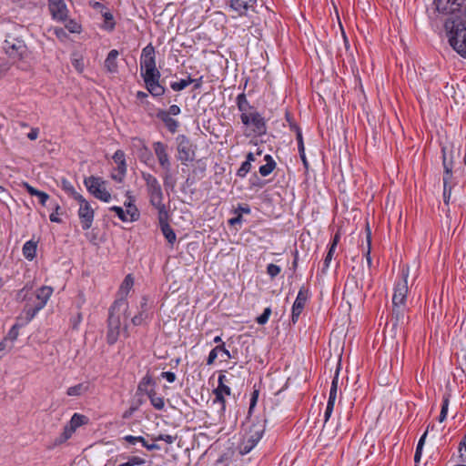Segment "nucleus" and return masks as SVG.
<instances>
[{
  "instance_id": "27",
  "label": "nucleus",
  "mask_w": 466,
  "mask_h": 466,
  "mask_svg": "<svg viewBox=\"0 0 466 466\" xmlns=\"http://www.w3.org/2000/svg\"><path fill=\"white\" fill-rule=\"evenodd\" d=\"M236 103L238 109L240 111V116L244 114L248 115L251 111L256 110L248 101L245 93H241L237 96Z\"/></svg>"
},
{
  "instance_id": "9",
  "label": "nucleus",
  "mask_w": 466,
  "mask_h": 466,
  "mask_svg": "<svg viewBox=\"0 0 466 466\" xmlns=\"http://www.w3.org/2000/svg\"><path fill=\"white\" fill-rule=\"evenodd\" d=\"M243 125L251 127L252 131L257 136L265 135L267 132V125L265 118L257 110L251 111L248 115L240 116Z\"/></svg>"
},
{
  "instance_id": "21",
  "label": "nucleus",
  "mask_w": 466,
  "mask_h": 466,
  "mask_svg": "<svg viewBox=\"0 0 466 466\" xmlns=\"http://www.w3.org/2000/svg\"><path fill=\"white\" fill-rule=\"evenodd\" d=\"M160 76H157L143 79L147 90L155 97L162 96L166 92V88L159 84Z\"/></svg>"
},
{
  "instance_id": "29",
  "label": "nucleus",
  "mask_w": 466,
  "mask_h": 466,
  "mask_svg": "<svg viewBox=\"0 0 466 466\" xmlns=\"http://www.w3.org/2000/svg\"><path fill=\"white\" fill-rule=\"evenodd\" d=\"M147 396L150 400L151 405L157 410H162L165 407L164 398L159 396L154 388H151Z\"/></svg>"
},
{
  "instance_id": "25",
  "label": "nucleus",
  "mask_w": 466,
  "mask_h": 466,
  "mask_svg": "<svg viewBox=\"0 0 466 466\" xmlns=\"http://www.w3.org/2000/svg\"><path fill=\"white\" fill-rule=\"evenodd\" d=\"M120 459H127V461L119 463L117 466H141L147 461L145 459L138 456H126L125 454L117 455L114 461L116 462Z\"/></svg>"
},
{
  "instance_id": "55",
  "label": "nucleus",
  "mask_w": 466,
  "mask_h": 466,
  "mask_svg": "<svg viewBox=\"0 0 466 466\" xmlns=\"http://www.w3.org/2000/svg\"><path fill=\"white\" fill-rule=\"evenodd\" d=\"M213 393L215 395V400H214V403H219L221 405V409L224 410H225V403H226V400H225V398H224V394H221L219 392H217V391H214L213 390Z\"/></svg>"
},
{
  "instance_id": "46",
  "label": "nucleus",
  "mask_w": 466,
  "mask_h": 466,
  "mask_svg": "<svg viewBox=\"0 0 466 466\" xmlns=\"http://www.w3.org/2000/svg\"><path fill=\"white\" fill-rule=\"evenodd\" d=\"M110 210L114 211L117 215L118 218L121 221H123V222L129 221V218L127 215L126 210H124L121 207L113 206V207L110 208Z\"/></svg>"
},
{
  "instance_id": "61",
  "label": "nucleus",
  "mask_w": 466,
  "mask_h": 466,
  "mask_svg": "<svg viewBox=\"0 0 466 466\" xmlns=\"http://www.w3.org/2000/svg\"><path fill=\"white\" fill-rule=\"evenodd\" d=\"M161 377L166 379L168 382L172 383L176 380V374L172 371H164L161 373Z\"/></svg>"
},
{
  "instance_id": "50",
  "label": "nucleus",
  "mask_w": 466,
  "mask_h": 466,
  "mask_svg": "<svg viewBox=\"0 0 466 466\" xmlns=\"http://www.w3.org/2000/svg\"><path fill=\"white\" fill-rule=\"evenodd\" d=\"M281 271V268L278 265L270 263L267 266V273L271 278L274 279L277 277Z\"/></svg>"
},
{
  "instance_id": "26",
  "label": "nucleus",
  "mask_w": 466,
  "mask_h": 466,
  "mask_svg": "<svg viewBox=\"0 0 466 466\" xmlns=\"http://www.w3.org/2000/svg\"><path fill=\"white\" fill-rule=\"evenodd\" d=\"M406 306H394L392 305V326L397 328L399 325L404 324Z\"/></svg>"
},
{
  "instance_id": "8",
  "label": "nucleus",
  "mask_w": 466,
  "mask_h": 466,
  "mask_svg": "<svg viewBox=\"0 0 466 466\" xmlns=\"http://www.w3.org/2000/svg\"><path fill=\"white\" fill-rule=\"evenodd\" d=\"M84 184L96 198L106 203L111 200V194L106 190V182L102 177L90 176L84 179Z\"/></svg>"
},
{
  "instance_id": "58",
  "label": "nucleus",
  "mask_w": 466,
  "mask_h": 466,
  "mask_svg": "<svg viewBox=\"0 0 466 466\" xmlns=\"http://www.w3.org/2000/svg\"><path fill=\"white\" fill-rule=\"evenodd\" d=\"M72 65L74 66V67L78 71V72H82L84 70V62H83V59H80V58H74L72 60Z\"/></svg>"
},
{
  "instance_id": "4",
  "label": "nucleus",
  "mask_w": 466,
  "mask_h": 466,
  "mask_svg": "<svg viewBox=\"0 0 466 466\" xmlns=\"http://www.w3.org/2000/svg\"><path fill=\"white\" fill-rule=\"evenodd\" d=\"M246 425L248 426L238 445L239 453L242 455L249 453L261 440L266 429V420L257 418L248 421Z\"/></svg>"
},
{
  "instance_id": "40",
  "label": "nucleus",
  "mask_w": 466,
  "mask_h": 466,
  "mask_svg": "<svg viewBox=\"0 0 466 466\" xmlns=\"http://www.w3.org/2000/svg\"><path fill=\"white\" fill-rule=\"evenodd\" d=\"M64 23H65L66 29H67L70 33H73V34H80L81 33L82 26L75 19H69L67 17V20Z\"/></svg>"
},
{
  "instance_id": "31",
  "label": "nucleus",
  "mask_w": 466,
  "mask_h": 466,
  "mask_svg": "<svg viewBox=\"0 0 466 466\" xmlns=\"http://www.w3.org/2000/svg\"><path fill=\"white\" fill-rule=\"evenodd\" d=\"M296 128V138L298 141V149L299 153V157L303 162V165L306 168L309 167V163L305 155V147H304V142L302 137V132L299 127H295Z\"/></svg>"
},
{
  "instance_id": "12",
  "label": "nucleus",
  "mask_w": 466,
  "mask_h": 466,
  "mask_svg": "<svg viewBox=\"0 0 466 466\" xmlns=\"http://www.w3.org/2000/svg\"><path fill=\"white\" fill-rule=\"evenodd\" d=\"M408 271L402 270V279L395 283L392 296V305L406 306L408 294Z\"/></svg>"
},
{
  "instance_id": "63",
  "label": "nucleus",
  "mask_w": 466,
  "mask_h": 466,
  "mask_svg": "<svg viewBox=\"0 0 466 466\" xmlns=\"http://www.w3.org/2000/svg\"><path fill=\"white\" fill-rule=\"evenodd\" d=\"M339 239H340V235L339 232H337L334 235L333 239H332L329 248L331 250H336V248L338 246V243L339 242Z\"/></svg>"
},
{
  "instance_id": "44",
  "label": "nucleus",
  "mask_w": 466,
  "mask_h": 466,
  "mask_svg": "<svg viewBox=\"0 0 466 466\" xmlns=\"http://www.w3.org/2000/svg\"><path fill=\"white\" fill-rule=\"evenodd\" d=\"M259 396V390L254 387L253 391L251 392L250 396V402H249V408H248V416L251 415L254 408L257 405L258 400Z\"/></svg>"
},
{
  "instance_id": "48",
  "label": "nucleus",
  "mask_w": 466,
  "mask_h": 466,
  "mask_svg": "<svg viewBox=\"0 0 466 466\" xmlns=\"http://www.w3.org/2000/svg\"><path fill=\"white\" fill-rule=\"evenodd\" d=\"M251 169V164L248 161H244L237 171V176L245 177Z\"/></svg>"
},
{
  "instance_id": "35",
  "label": "nucleus",
  "mask_w": 466,
  "mask_h": 466,
  "mask_svg": "<svg viewBox=\"0 0 466 466\" xmlns=\"http://www.w3.org/2000/svg\"><path fill=\"white\" fill-rule=\"evenodd\" d=\"M75 431H76L69 424H67L66 426H65L63 432L57 438H56L54 445H60L64 443L65 441L71 438L72 434Z\"/></svg>"
},
{
  "instance_id": "5",
  "label": "nucleus",
  "mask_w": 466,
  "mask_h": 466,
  "mask_svg": "<svg viewBox=\"0 0 466 466\" xmlns=\"http://www.w3.org/2000/svg\"><path fill=\"white\" fill-rule=\"evenodd\" d=\"M128 309V303L127 299L119 298L115 300L113 305L109 309L108 316V330L106 339L108 344H114L119 336L120 331V314L123 313L125 318H127V311Z\"/></svg>"
},
{
  "instance_id": "10",
  "label": "nucleus",
  "mask_w": 466,
  "mask_h": 466,
  "mask_svg": "<svg viewBox=\"0 0 466 466\" xmlns=\"http://www.w3.org/2000/svg\"><path fill=\"white\" fill-rule=\"evenodd\" d=\"M4 48L7 56L15 60H23L27 55V47L19 38L8 37L5 40Z\"/></svg>"
},
{
  "instance_id": "15",
  "label": "nucleus",
  "mask_w": 466,
  "mask_h": 466,
  "mask_svg": "<svg viewBox=\"0 0 466 466\" xmlns=\"http://www.w3.org/2000/svg\"><path fill=\"white\" fill-rule=\"evenodd\" d=\"M48 10L55 21L66 22L69 17V10L65 0H48Z\"/></svg>"
},
{
  "instance_id": "37",
  "label": "nucleus",
  "mask_w": 466,
  "mask_h": 466,
  "mask_svg": "<svg viewBox=\"0 0 466 466\" xmlns=\"http://www.w3.org/2000/svg\"><path fill=\"white\" fill-rule=\"evenodd\" d=\"M133 285H134V279L132 278V276L130 274H128L127 276H126V278L124 279V280L120 286L119 292L123 295L121 298L126 299V296L127 295V293L129 292V290L131 289Z\"/></svg>"
},
{
  "instance_id": "53",
  "label": "nucleus",
  "mask_w": 466,
  "mask_h": 466,
  "mask_svg": "<svg viewBox=\"0 0 466 466\" xmlns=\"http://www.w3.org/2000/svg\"><path fill=\"white\" fill-rule=\"evenodd\" d=\"M154 441H164L165 442L171 444L175 441L176 437L169 434H159L158 436L153 437Z\"/></svg>"
},
{
  "instance_id": "18",
  "label": "nucleus",
  "mask_w": 466,
  "mask_h": 466,
  "mask_svg": "<svg viewBox=\"0 0 466 466\" xmlns=\"http://www.w3.org/2000/svg\"><path fill=\"white\" fill-rule=\"evenodd\" d=\"M153 149L161 167L167 172H169L171 169V162L167 154V146L160 141H157L153 143Z\"/></svg>"
},
{
  "instance_id": "38",
  "label": "nucleus",
  "mask_w": 466,
  "mask_h": 466,
  "mask_svg": "<svg viewBox=\"0 0 466 466\" xmlns=\"http://www.w3.org/2000/svg\"><path fill=\"white\" fill-rule=\"evenodd\" d=\"M226 380V376L223 375V374H220L218 376V387L214 390V391H217V392H219L221 394H224V395H230L231 393V390L230 388L226 385L224 382Z\"/></svg>"
},
{
  "instance_id": "51",
  "label": "nucleus",
  "mask_w": 466,
  "mask_h": 466,
  "mask_svg": "<svg viewBox=\"0 0 466 466\" xmlns=\"http://www.w3.org/2000/svg\"><path fill=\"white\" fill-rule=\"evenodd\" d=\"M123 440L133 445L137 442H140L142 445L145 444V438L142 436L126 435Z\"/></svg>"
},
{
  "instance_id": "42",
  "label": "nucleus",
  "mask_w": 466,
  "mask_h": 466,
  "mask_svg": "<svg viewBox=\"0 0 466 466\" xmlns=\"http://www.w3.org/2000/svg\"><path fill=\"white\" fill-rule=\"evenodd\" d=\"M192 83H193L192 77L188 76L187 79H181L178 82H172L170 84V87L174 91H181V90L185 89L187 86H188Z\"/></svg>"
},
{
  "instance_id": "57",
  "label": "nucleus",
  "mask_w": 466,
  "mask_h": 466,
  "mask_svg": "<svg viewBox=\"0 0 466 466\" xmlns=\"http://www.w3.org/2000/svg\"><path fill=\"white\" fill-rule=\"evenodd\" d=\"M333 410H334L333 405L327 404L325 413H324V427L327 425V423L333 412Z\"/></svg>"
},
{
  "instance_id": "2",
  "label": "nucleus",
  "mask_w": 466,
  "mask_h": 466,
  "mask_svg": "<svg viewBox=\"0 0 466 466\" xmlns=\"http://www.w3.org/2000/svg\"><path fill=\"white\" fill-rule=\"evenodd\" d=\"M434 8L430 18L444 24L445 20H463L466 18V0H434Z\"/></svg>"
},
{
  "instance_id": "59",
  "label": "nucleus",
  "mask_w": 466,
  "mask_h": 466,
  "mask_svg": "<svg viewBox=\"0 0 466 466\" xmlns=\"http://www.w3.org/2000/svg\"><path fill=\"white\" fill-rule=\"evenodd\" d=\"M166 113H167V115L169 116H177L181 113V109L177 105H172L169 106V108L167 110H166Z\"/></svg>"
},
{
  "instance_id": "22",
  "label": "nucleus",
  "mask_w": 466,
  "mask_h": 466,
  "mask_svg": "<svg viewBox=\"0 0 466 466\" xmlns=\"http://www.w3.org/2000/svg\"><path fill=\"white\" fill-rule=\"evenodd\" d=\"M156 116L157 119L164 123L165 127L170 133L175 134L177 131L179 127V122L174 119L171 116L167 115L166 110H157Z\"/></svg>"
},
{
  "instance_id": "19",
  "label": "nucleus",
  "mask_w": 466,
  "mask_h": 466,
  "mask_svg": "<svg viewBox=\"0 0 466 466\" xmlns=\"http://www.w3.org/2000/svg\"><path fill=\"white\" fill-rule=\"evenodd\" d=\"M257 0H230L229 7L238 15H247L249 11L255 12Z\"/></svg>"
},
{
  "instance_id": "24",
  "label": "nucleus",
  "mask_w": 466,
  "mask_h": 466,
  "mask_svg": "<svg viewBox=\"0 0 466 466\" xmlns=\"http://www.w3.org/2000/svg\"><path fill=\"white\" fill-rule=\"evenodd\" d=\"M119 53L116 49H112L104 63L105 68L107 72L111 74H116L118 72V65H117V57Z\"/></svg>"
},
{
  "instance_id": "11",
  "label": "nucleus",
  "mask_w": 466,
  "mask_h": 466,
  "mask_svg": "<svg viewBox=\"0 0 466 466\" xmlns=\"http://www.w3.org/2000/svg\"><path fill=\"white\" fill-rule=\"evenodd\" d=\"M76 201L79 203L77 214L82 228L84 230H87L92 227L93 224L95 216L94 209L90 203L83 196H78Z\"/></svg>"
},
{
  "instance_id": "13",
  "label": "nucleus",
  "mask_w": 466,
  "mask_h": 466,
  "mask_svg": "<svg viewBox=\"0 0 466 466\" xmlns=\"http://www.w3.org/2000/svg\"><path fill=\"white\" fill-rule=\"evenodd\" d=\"M177 142L178 159L182 163L193 161L195 157V150L188 137L185 135H178L177 137Z\"/></svg>"
},
{
  "instance_id": "23",
  "label": "nucleus",
  "mask_w": 466,
  "mask_h": 466,
  "mask_svg": "<svg viewBox=\"0 0 466 466\" xmlns=\"http://www.w3.org/2000/svg\"><path fill=\"white\" fill-rule=\"evenodd\" d=\"M127 200L124 203L126 207V213L129 218V221H137L139 218V211L134 204L135 198L130 195V192L127 193Z\"/></svg>"
},
{
  "instance_id": "20",
  "label": "nucleus",
  "mask_w": 466,
  "mask_h": 466,
  "mask_svg": "<svg viewBox=\"0 0 466 466\" xmlns=\"http://www.w3.org/2000/svg\"><path fill=\"white\" fill-rule=\"evenodd\" d=\"M150 307L148 305V299L147 296H143L140 300L138 313L135 315L131 321L135 326L142 325L147 319L150 318L148 310Z\"/></svg>"
},
{
  "instance_id": "62",
  "label": "nucleus",
  "mask_w": 466,
  "mask_h": 466,
  "mask_svg": "<svg viewBox=\"0 0 466 466\" xmlns=\"http://www.w3.org/2000/svg\"><path fill=\"white\" fill-rule=\"evenodd\" d=\"M23 187L25 188V190L27 191V193L31 196H36L38 194V189L35 188L34 187H32L31 185H29L28 183L25 182L23 184Z\"/></svg>"
},
{
  "instance_id": "41",
  "label": "nucleus",
  "mask_w": 466,
  "mask_h": 466,
  "mask_svg": "<svg viewBox=\"0 0 466 466\" xmlns=\"http://www.w3.org/2000/svg\"><path fill=\"white\" fill-rule=\"evenodd\" d=\"M62 188L64 191H66L70 197H72L75 200H77L78 196H82L80 193H78L74 186L67 181L66 179L62 180Z\"/></svg>"
},
{
  "instance_id": "52",
  "label": "nucleus",
  "mask_w": 466,
  "mask_h": 466,
  "mask_svg": "<svg viewBox=\"0 0 466 466\" xmlns=\"http://www.w3.org/2000/svg\"><path fill=\"white\" fill-rule=\"evenodd\" d=\"M334 252H335V250H331L329 248L328 253L324 258L323 268L321 269L322 273H325L328 270L329 264L332 260Z\"/></svg>"
},
{
  "instance_id": "7",
  "label": "nucleus",
  "mask_w": 466,
  "mask_h": 466,
  "mask_svg": "<svg viewBox=\"0 0 466 466\" xmlns=\"http://www.w3.org/2000/svg\"><path fill=\"white\" fill-rule=\"evenodd\" d=\"M140 74L143 79L161 76L156 66L155 47L148 44L142 49L140 56Z\"/></svg>"
},
{
  "instance_id": "3",
  "label": "nucleus",
  "mask_w": 466,
  "mask_h": 466,
  "mask_svg": "<svg viewBox=\"0 0 466 466\" xmlns=\"http://www.w3.org/2000/svg\"><path fill=\"white\" fill-rule=\"evenodd\" d=\"M444 28L451 47L460 56L466 58V19L445 20Z\"/></svg>"
},
{
  "instance_id": "28",
  "label": "nucleus",
  "mask_w": 466,
  "mask_h": 466,
  "mask_svg": "<svg viewBox=\"0 0 466 466\" xmlns=\"http://www.w3.org/2000/svg\"><path fill=\"white\" fill-rule=\"evenodd\" d=\"M221 353L227 358H231L230 352L225 348V344L221 343L211 350L207 360V364L212 365L218 358V355Z\"/></svg>"
},
{
  "instance_id": "14",
  "label": "nucleus",
  "mask_w": 466,
  "mask_h": 466,
  "mask_svg": "<svg viewBox=\"0 0 466 466\" xmlns=\"http://www.w3.org/2000/svg\"><path fill=\"white\" fill-rule=\"evenodd\" d=\"M112 158L117 167L111 173V178L118 183H122L127 169L125 152L121 149H117Z\"/></svg>"
},
{
  "instance_id": "6",
  "label": "nucleus",
  "mask_w": 466,
  "mask_h": 466,
  "mask_svg": "<svg viewBox=\"0 0 466 466\" xmlns=\"http://www.w3.org/2000/svg\"><path fill=\"white\" fill-rule=\"evenodd\" d=\"M141 177L145 181L147 193L151 206H153L157 212L167 209L166 205L163 203L164 194L158 179L147 172H142Z\"/></svg>"
},
{
  "instance_id": "45",
  "label": "nucleus",
  "mask_w": 466,
  "mask_h": 466,
  "mask_svg": "<svg viewBox=\"0 0 466 466\" xmlns=\"http://www.w3.org/2000/svg\"><path fill=\"white\" fill-rule=\"evenodd\" d=\"M103 17H104V21H105V25H104V28L108 30V31H112L115 27V22H114V17H113V15L109 12H106L104 15H103Z\"/></svg>"
},
{
  "instance_id": "32",
  "label": "nucleus",
  "mask_w": 466,
  "mask_h": 466,
  "mask_svg": "<svg viewBox=\"0 0 466 466\" xmlns=\"http://www.w3.org/2000/svg\"><path fill=\"white\" fill-rule=\"evenodd\" d=\"M36 242L33 240L26 241L23 246V255L28 260H33L36 255Z\"/></svg>"
},
{
  "instance_id": "49",
  "label": "nucleus",
  "mask_w": 466,
  "mask_h": 466,
  "mask_svg": "<svg viewBox=\"0 0 466 466\" xmlns=\"http://www.w3.org/2000/svg\"><path fill=\"white\" fill-rule=\"evenodd\" d=\"M19 330V326L17 324H15L11 329L10 330L8 331L6 337L5 338L7 341H11V342H14L17 337H18V332Z\"/></svg>"
},
{
  "instance_id": "33",
  "label": "nucleus",
  "mask_w": 466,
  "mask_h": 466,
  "mask_svg": "<svg viewBox=\"0 0 466 466\" xmlns=\"http://www.w3.org/2000/svg\"><path fill=\"white\" fill-rule=\"evenodd\" d=\"M88 390V383H78L75 386L69 387L66 390V394L70 397H78L87 392Z\"/></svg>"
},
{
  "instance_id": "1",
  "label": "nucleus",
  "mask_w": 466,
  "mask_h": 466,
  "mask_svg": "<svg viewBox=\"0 0 466 466\" xmlns=\"http://www.w3.org/2000/svg\"><path fill=\"white\" fill-rule=\"evenodd\" d=\"M52 293L53 289L49 286H42L35 290L32 282L17 291L15 299L18 302H24L22 314L26 322H30L45 308Z\"/></svg>"
},
{
  "instance_id": "36",
  "label": "nucleus",
  "mask_w": 466,
  "mask_h": 466,
  "mask_svg": "<svg viewBox=\"0 0 466 466\" xmlns=\"http://www.w3.org/2000/svg\"><path fill=\"white\" fill-rule=\"evenodd\" d=\"M88 422V418L85 415L75 413L69 420V425L76 431L78 427Z\"/></svg>"
},
{
  "instance_id": "43",
  "label": "nucleus",
  "mask_w": 466,
  "mask_h": 466,
  "mask_svg": "<svg viewBox=\"0 0 466 466\" xmlns=\"http://www.w3.org/2000/svg\"><path fill=\"white\" fill-rule=\"evenodd\" d=\"M450 403L449 395H445L442 400L441 410L439 416V421L442 422L445 420L448 413V408Z\"/></svg>"
},
{
  "instance_id": "56",
  "label": "nucleus",
  "mask_w": 466,
  "mask_h": 466,
  "mask_svg": "<svg viewBox=\"0 0 466 466\" xmlns=\"http://www.w3.org/2000/svg\"><path fill=\"white\" fill-rule=\"evenodd\" d=\"M459 451L461 452V458L463 461H466V435L460 443Z\"/></svg>"
},
{
  "instance_id": "30",
  "label": "nucleus",
  "mask_w": 466,
  "mask_h": 466,
  "mask_svg": "<svg viewBox=\"0 0 466 466\" xmlns=\"http://www.w3.org/2000/svg\"><path fill=\"white\" fill-rule=\"evenodd\" d=\"M264 160L266 164L260 166L258 171L262 177H267L276 168L277 164L270 155H266Z\"/></svg>"
},
{
  "instance_id": "17",
  "label": "nucleus",
  "mask_w": 466,
  "mask_h": 466,
  "mask_svg": "<svg viewBox=\"0 0 466 466\" xmlns=\"http://www.w3.org/2000/svg\"><path fill=\"white\" fill-rule=\"evenodd\" d=\"M158 222L164 237L169 244L173 245L176 242L177 236L173 228L168 224L167 209L158 211Z\"/></svg>"
},
{
  "instance_id": "47",
  "label": "nucleus",
  "mask_w": 466,
  "mask_h": 466,
  "mask_svg": "<svg viewBox=\"0 0 466 466\" xmlns=\"http://www.w3.org/2000/svg\"><path fill=\"white\" fill-rule=\"evenodd\" d=\"M270 315H271V309H270V307H268L264 309L263 313L256 319V321L259 325H264L268 321Z\"/></svg>"
},
{
  "instance_id": "16",
  "label": "nucleus",
  "mask_w": 466,
  "mask_h": 466,
  "mask_svg": "<svg viewBox=\"0 0 466 466\" xmlns=\"http://www.w3.org/2000/svg\"><path fill=\"white\" fill-rule=\"evenodd\" d=\"M308 298H309V290L307 289H305V287H301L298 292L297 298L292 306L291 322L293 324H295L298 321V319L306 305Z\"/></svg>"
},
{
  "instance_id": "39",
  "label": "nucleus",
  "mask_w": 466,
  "mask_h": 466,
  "mask_svg": "<svg viewBox=\"0 0 466 466\" xmlns=\"http://www.w3.org/2000/svg\"><path fill=\"white\" fill-rule=\"evenodd\" d=\"M338 391V374L333 378L327 404L335 405Z\"/></svg>"
},
{
  "instance_id": "54",
  "label": "nucleus",
  "mask_w": 466,
  "mask_h": 466,
  "mask_svg": "<svg viewBox=\"0 0 466 466\" xmlns=\"http://www.w3.org/2000/svg\"><path fill=\"white\" fill-rule=\"evenodd\" d=\"M54 34L56 35V36L60 39L61 41H65L67 37H68V35L67 33L66 32V30L62 27H55L54 28Z\"/></svg>"
},
{
  "instance_id": "34",
  "label": "nucleus",
  "mask_w": 466,
  "mask_h": 466,
  "mask_svg": "<svg viewBox=\"0 0 466 466\" xmlns=\"http://www.w3.org/2000/svg\"><path fill=\"white\" fill-rule=\"evenodd\" d=\"M156 382L153 380L152 376L147 372L142 380L139 381L137 386V391L145 393L146 395L150 390L149 386H155Z\"/></svg>"
},
{
  "instance_id": "60",
  "label": "nucleus",
  "mask_w": 466,
  "mask_h": 466,
  "mask_svg": "<svg viewBox=\"0 0 466 466\" xmlns=\"http://www.w3.org/2000/svg\"><path fill=\"white\" fill-rule=\"evenodd\" d=\"M35 197L38 198L39 202L42 206H46L47 200L49 199V195L40 190L38 191V194Z\"/></svg>"
},
{
  "instance_id": "64",
  "label": "nucleus",
  "mask_w": 466,
  "mask_h": 466,
  "mask_svg": "<svg viewBox=\"0 0 466 466\" xmlns=\"http://www.w3.org/2000/svg\"><path fill=\"white\" fill-rule=\"evenodd\" d=\"M39 129L37 127H33L30 132L27 134V137L30 140H35L38 137Z\"/></svg>"
}]
</instances>
